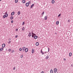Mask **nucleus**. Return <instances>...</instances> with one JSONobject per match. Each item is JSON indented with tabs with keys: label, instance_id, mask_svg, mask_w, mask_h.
I'll return each instance as SVG.
<instances>
[{
	"label": "nucleus",
	"instance_id": "f257e3e1",
	"mask_svg": "<svg viewBox=\"0 0 73 73\" xmlns=\"http://www.w3.org/2000/svg\"><path fill=\"white\" fill-rule=\"evenodd\" d=\"M31 36H32V34H31V33H29L28 34V36H29V37H31Z\"/></svg>",
	"mask_w": 73,
	"mask_h": 73
},
{
	"label": "nucleus",
	"instance_id": "f03ea898",
	"mask_svg": "<svg viewBox=\"0 0 73 73\" xmlns=\"http://www.w3.org/2000/svg\"><path fill=\"white\" fill-rule=\"evenodd\" d=\"M22 49L23 51H25V47H23Z\"/></svg>",
	"mask_w": 73,
	"mask_h": 73
},
{
	"label": "nucleus",
	"instance_id": "7ed1b4c3",
	"mask_svg": "<svg viewBox=\"0 0 73 73\" xmlns=\"http://www.w3.org/2000/svg\"><path fill=\"white\" fill-rule=\"evenodd\" d=\"M57 68H54V72L55 73H56V72H57Z\"/></svg>",
	"mask_w": 73,
	"mask_h": 73
},
{
	"label": "nucleus",
	"instance_id": "20e7f679",
	"mask_svg": "<svg viewBox=\"0 0 73 73\" xmlns=\"http://www.w3.org/2000/svg\"><path fill=\"white\" fill-rule=\"evenodd\" d=\"M2 48H4L5 46V44H3L2 45Z\"/></svg>",
	"mask_w": 73,
	"mask_h": 73
},
{
	"label": "nucleus",
	"instance_id": "39448f33",
	"mask_svg": "<svg viewBox=\"0 0 73 73\" xmlns=\"http://www.w3.org/2000/svg\"><path fill=\"white\" fill-rule=\"evenodd\" d=\"M34 52H35V50H34V49L33 48L32 50V53H34Z\"/></svg>",
	"mask_w": 73,
	"mask_h": 73
},
{
	"label": "nucleus",
	"instance_id": "423d86ee",
	"mask_svg": "<svg viewBox=\"0 0 73 73\" xmlns=\"http://www.w3.org/2000/svg\"><path fill=\"white\" fill-rule=\"evenodd\" d=\"M25 52H28V49L27 48H25Z\"/></svg>",
	"mask_w": 73,
	"mask_h": 73
},
{
	"label": "nucleus",
	"instance_id": "0eeeda50",
	"mask_svg": "<svg viewBox=\"0 0 73 73\" xmlns=\"http://www.w3.org/2000/svg\"><path fill=\"white\" fill-rule=\"evenodd\" d=\"M38 36H35L34 37V38L35 39H36V38H37Z\"/></svg>",
	"mask_w": 73,
	"mask_h": 73
},
{
	"label": "nucleus",
	"instance_id": "6e6552de",
	"mask_svg": "<svg viewBox=\"0 0 73 73\" xmlns=\"http://www.w3.org/2000/svg\"><path fill=\"white\" fill-rule=\"evenodd\" d=\"M36 46H38V45H39L38 42H36Z\"/></svg>",
	"mask_w": 73,
	"mask_h": 73
},
{
	"label": "nucleus",
	"instance_id": "1a4fd4ad",
	"mask_svg": "<svg viewBox=\"0 0 73 73\" xmlns=\"http://www.w3.org/2000/svg\"><path fill=\"white\" fill-rule=\"evenodd\" d=\"M22 3L23 4H24V3H25V0H23L22 1Z\"/></svg>",
	"mask_w": 73,
	"mask_h": 73
},
{
	"label": "nucleus",
	"instance_id": "9d476101",
	"mask_svg": "<svg viewBox=\"0 0 73 73\" xmlns=\"http://www.w3.org/2000/svg\"><path fill=\"white\" fill-rule=\"evenodd\" d=\"M26 6L27 7H28V6H29V3H27L26 4Z\"/></svg>",
	"mask_w": 73,
	"mask_h": 73
},
{
	"label": "nucleus",
	"instance_id": "9b49d317",
	"mask_svg": "<svg viewBox=\"0 0 73 73\" xmlns=\"http://www.w3.org/2000/svg\"><path fill=\"white\" fill-rule=\"evenodd\" d=\"M10 19V20H13V17L12 16H11Z\"/></svg>",
	"mask_w": 73,
	"mask_h": 73
},
{
	"label": "nucleus",
	"instance_id": "f8f14e48",
	"mask_svg": "<svg viewBox=\"0 0 73 73\" xmlns=\"http://www.w3.org/2000/svg\"><path fill=\"white\" fill-rule=\"evenodd\" d=\"M41 53H42V55H43L44 54V52H42V49H41V51H40Z\"/></svg>",
	"mask_w": 73,
	"mask_h": 73
},
{
	"label": "nucleus",
	"instance_id": "ddd939ff",
	"mask_svg": "<svg viewBox=\"0 0 73 73\" xmlns=\"http://www.w3.org/2000/svg\"><path fill=\"white\" fill-rule=\"evenodd\" d=\"M4 49L3 48H0V51L1 52V51H3Z\"/></svg>",
	"mask_w": 73,
	"mask_h": 73
},
{
	"label": "nucleus",
	"instance_id": "4468645a",
	"mask_svg": "<svg viewBox=\"0 0 73 73\" xmlns=\"http://www.w3.org/2000/svg\"><path fill=\"white\" fill-rule=\"evenodd\" d=\"M22 30L23 31H24V30H25V27H23L22 28Z\"/></svg>",
	"mask_w": 73,
	"mask_h": 73
},
{
	"label": "nucleus",
	"instance_id": "2eb2a0df",
	"mask_svg": "<svg viewBox=\"0 0 73 73\" xmlns=\"http://www.w3.org/2000/svg\"><path fill=\"white\" fill-rule=\"evenodd\" d=\"M14 14H15V12H13L11 13V15H12V16H13V15Z\"/></svg>",
	"mask_w": 73,
	"mask_h": 73
},
{
	"label": "nucleus",
	"instance_id": "dca6fc26",
	"mask_svg": "<svg viewBox=\"0 0 73 73\" xmlns=\"http://www.w3.org/2000/svg\"><path fill=\"white\" fill-rule=\"evenodd\" d=\"M59 24V21H57L56 22V25H58Z\"/></svg>",
	"mask_w": 73,
	"mask_h": 73
},
{
	"label": "nucleus",
	"instance_id": "f3484780",
	"mask_svg": "<svg viewBox=\"0 0 73 73\" xmlns=\"http://www.w3.org/2000/svg\"><path fill=\"white\" fill-rule=\"evenodd\" d=\"M32 34V35L33 36H36V34H35L34 33H33V32H32L31 33Z\"/></svg>",
	"mask_w": 73,
	"mask_h": 73
},
{
	"label": "nucleus",
	"instance_id": "a211bd4d",
	"mask_svg": "<svg viewBox=\"0 0 73 73\" xmlns=\"http://www.w3.org/2000/svg\"><path fill=\"white\" fill-rule=\"evenodd\" d=\"M72 54V53L70 52L69 54V56L70 57V56H71Z\"/></svg>",
	"mask_w": 73,
	"mask_h": 73
},
{
	"label": "nucleus",
	"instance_id": "6ab92c4d",
	"mask_svg": "<svg viewBox=\"0 0 73 73\" xmlns=\"http://www.w3.org/2000/svg\"><path fill=\"white\" fill-rule=\"evenodd\" d=\"M34 5V4H32V5L31 6V8H32L33 7Z\"/></svg>",
	"mask_w": 73,
	"mask_h": 73
},
{
	"label": "nucleus",
	"instance_id": "aec40b11",
	"mask_svg": "<svg viewBox=\"0 0 73 73\" xmlns=\"http://www.w3.org/2000/svg\"><path fill=\"white\" fill-rule=\"evenodd\" d=\"M44 19L45 20H47V16H45V17H44Z\"/></svg>",
	"mask_w": 73,
	"mask_h": 73
},
{
	"label": "nucleus",
	"instance_id": "412c9836",
	"mask_svg": "<svg viewBox=\"0 0 73 73\" xmlns=\"http://www.w3.org/2000/svg\"><path fill=\"white\" fill-rule=\"evenodd\" d=\"M5 17H7L6 16V15H4L3 16V18H5Z\"/></svg>",
	"mask_w": 73,
	"mask_h": 73
},
{
	"label": "nucleus",
	"instance_id": "4be33fe9",
	"mask_svg": "<svg viewBox=\"0 0 73 73\" xmlns=\"http://www.w3.org/2000/svg\"><path fill=\"white\" fill-rule=\"evenodd\" d=\"M46 60H47V59H48V58H49V56H46Z\"/></svg>",
	"mask_w": 73,
	"mask_h": 73
},
{
	"label": "nucleus",
	"instance_id": "5701e85b",
	"mask_svg": "<svg viewBox=\"0 0 73 73\" xmlns=\"http://www.w3.org/2000/svg\"><path fill=\"white\" fill-rule=\"evenodd\" d=\"M50 73H53V70H51L50 71Z\"/></svg>",
	"mask_w": 73,
	"mask_h": 73
},
{
	"label": "nucleus",
	"instance_id": "b1692460",
	"mask_svg": "<svg viewBox=\"0 0 73 73\" xmlns=\"http://www.w3.org/2000/svg\"><path fill=\"white\" fill-rule=\"evenodd\" d=\"M54 2H55L54 1V0H53L52 1V4H54Z\"/></svg>",
	"mask_w": 73,
	"mask_h": 73
},
{
	"label": "nucleus",
	"instance_id": "393cba45",
	"mask_svg": "<svg viewBox=\"0 0 73 73\" xmlns=\"http://www.w3.org/2000/svg\"><path fill=\"white\" fill-rule=\"evenodd\" d=\"M17 14L18 15H19L20 14V11H18Z\"/></svg>",
	"mask_w": 73,
	"mask_h": 73
},
{
	"label": "nucleus",
	"instance_id": "a878e982",
	"mask_svg": "<svg viewBox=\"0 0 73 73\" xmlns=\"http://www.w3.org/2000/svg\"><path fill=\"white\" fill-rule=\"evenodd\" d=\"M15 3H17L18 2V0H15Z\"/></svg>",
	"mask_w": 73,
	"mask_h": 73
},
{
	"label": "nucleus",
	"instance_id": "bb28decb",
	"mask_svg": "<svg viewBox=\"0 0 73 73\" xmlns=\"http://www.w3.org/2000/svg\"><path fill=\"white\" fill-rule=\"evenodd\" d=\"M14 52H15V50H12L11 51V52L12 53H14Z\"/></svg>",
	"mask_w": 73,
	"mask_h": 73
},
{
	"label": "nucleus",
	"instance_id": "cd10ccee",
	"mask_svg": "<svg viewBox=\"0 0 73 73\" xmlns=\"http://www.w3.org/2000/svg\"><path fill=\"white\" fill-rule=\"evenodd\" d=\"M45 12L43 11L42 12V15H44V13Z\"/></svg>",
	"mask_w": 73,
	"mask_h": 73
},
{
	"label": "nucleus",
	"instance_id": "c85d7f7f",
	"mask_svg": "<svg viewBox=\"0 0 73 73\" xmlns=\"http://www.w3.org/2000/svg\"><path fill=\"white\" fill-rule=\"evenodd\" d=\"M25 24V22H23L22 23V25H24Z\"/></svg>",
	"mask_w": 73,
	"mask_h": 73
},
{
	"label": "nucleus",
	"instance_id": "c756f323",
	"mask_svg": "<svg viewBox=\"0 0 73 73\" xmlns=\"http://www.w3.org/2000/svg\"><path fill=\"white\" fill-rule=\"evenodd\" d=\"M9 52H11V49H9L8 50Z\"/></svg>",
	"mask_w": 73,
	"mask_h": 73
},
{
	"label": "nucleus",
	"instance_id": "7c9ffc66",
	"mask_svg": "<svg viewBox=\"0 0 73 73\" xmlns=\"http://www.w3.org/2000/svg\"><path fill=\"white\" fill-rule=\"evenodd\" d=\"M61 14H59L58 16V17H60L61 16Z\"/></svg>",
	"mask_w": 73,
	"mask_h": 73
},
{
	"label": "nucleus",
	"instance_id": "2f4dec72",
	"mask_svg": "<svg viewBox=\"0 0 73 73\" xmlns=\"http://www.w3.org/2000/svg\"><path fill=\"white\" fill-rule=\"evenodd\" d=\"M11 41H9L8 42V44H10V43H11Z\"/></svg>",
	"mask_w": 73,
	"mask_h": 73
},
{
	"label": "nucleus",
	"instance_id": "473e14b6",
	"mask_svg": "<svg viewBox=\"0 0 73 73\" xmlns=\"http://www.w3.org/2000/svg\"><path fill=\"white\" fill-rule=\"evenodd\" d=\"M23 55H21V58H23Z\"/></svg>",
	"mask_w": 73,
	"mask_h": 73
},
{
	"label": "nucleus",
	"instance_id": "72a5a7b5",
	"mask_svg": "<svg viewBox=\"0 0 73 73\" xmlns=\"http://www.w3.org/2000/svg\"><path fill=\"white\" fill-rule=\"evenodd\" d=\"M19 50H20V51H21V50H22V49H21V48H20L19 49Z\"/></svg>",
	"mask_w": 73,
	"mask_h": 73
},
{
	"label": "nucleus",
	"instance_id": "f704fd0d",
	"mask_svg": "<svg viewBox=\"0 0 73 73\" xmlns=\"http://www.w3.org/2000/svg\"><path fill=\"white\" fill-rule=\"evenodd\" d=\"M16 69V67H14V68L13 69V70H15V69Z\"/></svg>",
	"mask_w": 73,
	"mask_h": 73
},
{
	"label": "nucleus",
	"instance_id": "c9c22d12",
	"mask_svg": "<svg viewBox=\"0 0 73 73\" xmlns=\"http://www.w3.org/2000/svg\"><path fill=\"white\" fill-rule=\"evenodd\" d=\"M6 17H8V13H7V14H6Z\"/></svg>",
	"mask_w": 73,
	"mask_h": 73
},
{
	"label": "nucleus",
	"instance_id": "e433bc0d",
	"mask_svg": "<svg viewBox=\"0 0 73 73\" xmlns=\"http://www.w3.org/2000/svg\"><path fill=\"white\" fill-rule=\"evenodd\" d=\"M18 37V35H17L15 36V38H17V37Z\"/></svg>",
	"mask_w": 73,
	"mask_h": 73
},
{
	"label": "nucleus",
	"instance_id": "4c0bfd02",
	"mask_svg": "<svg viewBox=\"0 0 73 73\" xmlns=\"http://www.w3.org/2000/svg\"><path fill=\"white\" fill-rule=\"evenodd\" d=\"M49 48H48V52H49Z\"/></svg>",
	"mask_w": 73,
	"mask_h": 73
},
{
	"label": "nucleus",
	"instance_id": "58836bf2",
	"mask_svg": "<svg viewBox=\"0 0 73 73\" xmlns=\"http://www.w3.org/2000/svg\"><path fill=\"white\" fill-rule=\"evenodd\" d=\"M68 23H70V20L69 19L68 21Z\"/></svg>",
	"mask_w": 73,
	"mask_h": 73
},
{
	"label": "nucleus",
	"instance_id": "ea45409f",
	"mask_svg": "<svg viewBox=\"0 0 73 73\" xmlns=\"http://www.w3.org/2000/svg\"><path fill=\"white\" fill-rule=\"evenodd\" d=\"M18 31V29H16V31Z\"/></svg>",
	"mask_w": 73,
	"mask_h": 73
},
{
	"label": "nucleus",
	"instance_id": "a19ab883",
	"mask_svg": "<svg viewBox=\"0 0 73 73\" xmlns=\"http://www.w3.org/2000/svg\"><path fill=\"white\" fill-rule=\"evenodd\" d=\"M31 36H32V37L33 38L34 37V36L33 35H32Z\"/></svg>",
	"mask_w": 73,
	"mask_h": 73
},
{
	"label": "nucleus",
	"instance_id": "79ce46f5",
	"mask_svg": "<svg viewBox=\"0 0 73 73\" xmlns=\"http://www.w3.org/2000/svg\"><path fill=\"white\" fill-rule=\"evenodd\" d=\"M11 23H13V21H11Z\"/></svg>",
	"mask_w": 73,
	"mask_h": 73
},
{
	"label": "nucleus",
	"instance_id": "37998d69",
	"mask_svg": "<svg viewBox=\"0 0 73 73\" xmlns=\"http://www.w3.org/2000/svg\"><path fill=\"white\" fill-rule=\"evenodd\" d=\"M46 53H48V52H45L44 53V54H45Z\"/></svg>",
	"mask_w": 73,
	"mask_h": 73
},
{
	"label": "nucleus",
	"instance_id": "c03bdc74",
	"mask_svg": "<svg viewBox=\"0 0 73 73\" xmlns=\"http://www.w3.org/2000/svg\"><path fill=\"white\" fill-rule=\"evenodd\" d=\"M64 61H65V60H66V59H65V58H64Z\"/></svg>",
	"mask_w": 73,
	"mask_h": 73
},
{
	"label": "nucleus",
	"instance_id": "a18cd8bd",
	"mask_svg": "<svg viewBox=\"0 0 73 73\" xmlns=\"http://www.w3.org/2000/svg\"><path fill=\"white\" fill-rule=\"evenodd\" d=\"M9 40H11V38H9Z\"/></svg>",
	"mask_w": 73,
	"mask_h": 73
},
{
	"label": "nucleus",
	"instance_id": "49530a36",
	"mask_svg": "<svg viewBox=\"0 0 73 73\" xmlns=\"http://www.w3.org/2000/svg\"><path fill=\"white\" fill-rule=\"evenodd\" d=\"M41 73H44V72L42 71Z\"/></svg>",
	"mask_w": 73,
	"mask_h": 73
},
{
	"label": "nucleus",
	"instance_id": "de8ad7c7",
	"mask_svg": "<svg viewBox=\"0 0 73 73\" xmlns=\"http://www.w3.org/2000/svg\"><path fill=\"white\" fill-rule=\"evenodd\" d=\"M31 3V2L30 1H29L28 2V3Z\"/></svg>",
	"mask_w": 73,
	"mask_h": 73
},
{
	"label": "nucleus",
	"instance_id": "09e8293b",
	"mask_svg": "<svg viewBox=\"0 0 73 73\" xmlns=\"http://www.w3.org/2000/svg\"><path fill=\"white\" fill-rule=\"evenodd\" d=\"M7 14V13H6V12L5 13V15H6V14Z\"/></svg>",
	"mask_w": 73,
	"mask_h": 73
},
{
	"label": "nucleus",
	"instance_id": "8fccbe9b",
	"mask_svg": "<svg viewBox=\"0 0 73 73\" xmlns=\"http://www.w3.org/2000/svg\"><path fill=\"white\" fill-rule=\"evenodd\" d=\"M6 12V13H8V12H7V11H6V12Z\"/></svg>",
	"mask_w": 73,
	"mask_h": 73
},
{
	"label": "nucleus",
	"instance_id": "3c124183",
	"mask_svg": "<svg viewBox=\"0 0 73 73\" xmlns=\"http://www.w3.org/2000/svg\"><path fill=\"white\" fill-rule=\"evenodd\" d=\"M55 35H57V33H55Z\"/></svg>",
	"mask_w": 73,
	"mask_h": 73
},
{
	"label": "nucleus",
	"instance_id": "603ef678",
	"mask_svg": "<svg viewBox=\"0 0 73 73\" xmlns=\"http://www.w3.org/2000/svg\"><path fill=\"white\" fill-rule=\"evenodd\" d=\"M73 66V64H71V66Z\"/></svg>",
	"mask_w": 73,
	"mask_h": 73
},
{
	"label": "nucleus",
	"instance_id": "864d4df0",
	"mask_svg": "<svg viewBox=\"0 0 73 73\" xmlns=\"http://www.w3.org/2000/svg\"><path fill=\"white\" fill-rule=\"evenodd\" d=\"M29 4H31V3H29Z\"/></svg>",
	"mask_w": 73,
	"mask_h": 73
},
{
	"label": "nucleus",
	"instance_id": "5fc2aeb1",
	"mask_svg": "<svg viewBox=\"0 0 73 73\" xmlns=\"http://www.w3.org/2000/svg\"><path fill=\"white\" fill-rule=\"evenodd\" d=\"M6 50H7V49L6 48Z\"/></svg>",
	"mask_w": 73,
	"mask_h": 73
},
{
	"label": "nucleus",
	"instance_id": "6e6d98bb",
	"mask_svg": "<svg viewBox=\"0 0 73 73\" xmlns=\"http://www.w3.org/2000/svg\"><path fill=\"white\" fill-rule=\"evenodd\" d=\"M1 1V0H0V1Z\"/></svg>",
	"mask_w": 73,
	"mask_h": 73
}]
</instances>
